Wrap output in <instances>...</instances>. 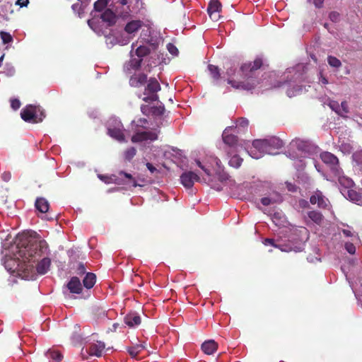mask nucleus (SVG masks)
Instances as JSON below:
<instances>
[{"mask_svg":"<svg viewBox=\"0 0 362 362\" xmlns=\"http://www.w3.org/2000/svg\"><path fill=\"white\" fill-rule=\"evenodd\" d=\"M45 243L42 241L37 242L25 240L21 245L20 243L18 244V251L16 253L21 259L19 263V268H18L16 272L17 275L26 280L33 279L35 273L33 263L41 256L42 249Z\"/></svg>","mask_w":362,"mask_h":362,"instance_id":"1","label":"nucleus"},{"mask_svg":"<svg viewBox=\"0 0 362 362\" xmlns=\"http://www.w3.org/2000/svg\"><path fill=\"white\" fill-rule=\"evenodd\" d=\"M262 66H264L262 58L257 57L252 63L249 62L242 65L236 78L228 79V83L238 90L253 89L259 83L255 78V72Z\"/></svg>","mask_w":362,"mask_h":362,"instance_id":"2","label":"nucleus"},{"mask_svg":"<svg viewBox=\"0 0 362 362\" xmlns=\"http://www.w3.org/2000/svg\"><path fill=\"white\" fill-rule=\"evenodd\" d=\"M245 146L238 141L237 136L228 134V156H231L229 160V165L233 168H239L243 162L237 153L245 150Z\"/></svg>","mask_w":362,"mask_h":362,"instance_id":"3","label":"nucleus"},{"mask_svg":"<svg viewBox=\"0 0 362 362\" xmlns=\"http://www.w3.org/2000/svg\"><path fill=\"white\" fill-rule=\"evenodd\" d=\"M21 117L26 122L35 124L42 122L46 114L41 106L28 105L21 110Z\"/></svg>","mask_w":362,"mask_h":362,"instance_id":"4","label":"nucleus"},{"mask_svg":"<svg viewBox=\"0 0 362 362\" xmlns=\"http://www.w3.org/2000/svg\"><path fill=\"white\" fill-rule=\"evenodd\" d=\"M143 25V22L140 20H133L128 22L124 27V32L127 35H120L115 37L117 43L121 45H125L129 42L136 33Z\"/></svg>","mask_w":362,"mask_h":362,"instance_id":"5","label":"nucleus"},{"mask_svg":"<svg viewBox=\"0 0 362 362\" xmlns=\"http://www.w3.org/2000/svg\"><path fill=\"white\" fill-rule=\"evenodd\" d=\"M161 89L160 85L156 78H150L145 86L142 98L146 103L154 102L158 100V92Z\"/></svg>","mask_w":362,"mask_h":362,"instance_id":"6","label":"nucleus"},{"mask_svg":"<svg viewBox=\"0 0 362 362\" xmlns=\"http://www.w3.org/2000/svg\"><path fill=\"white\" fill-rule=\"evenodd\" d=\"M266 139L253 141L252 146L248 151V153L252 158L255 159L262 158L265 153L269 154Z\"/></svg>","mask_w":362,"mask_h":362,"instance_id":"7","label":"nucleus"},{"mask_svg":"<svg viewBox=\"0 0 362 362\" xmlns=\"http://www.w3.org/2000/svg\"><path fill=\"white\" fill-rule=\"evenodd\" d=\"M322 160L330 168L334 175H339L341 168L339 166V160L337 156L329 152H323L320 154Z\"/></svg>","mask_w":362,"mask_h":362,"instance_id":"8","label":"nucleus"},{"mask_svg":"<svg viewBox=\"0 0 362 362\" xmlns=\"http://www.w3.org/2000/svg\"><path fill=\"white\" fill-rule=\"evenodd\" d=\"M199 176L192 171L184 172L180 175V182L186 189H191L194 182H199Z\"/></svg>","mask_w":362,"mask_h":362,"instance_id":"9","label":"nucleus"},{"mask_svg":"<svg viewBox=\"0 0 362 362\" xmlns=\"http://www.w3.org/2000/svg\"><path fill=\"white\" fill-rule=\"evenodd\" d=\"M158 139V132L152 131L140 132L134 134L132 137L133 143L141 142L144 141H156Z\"/></svg>","mask_w":362,"mask_h":362,"instance_id":"10","label":"nucleus"},{"mask_svg":"<svg viewBox=\"0 0 362 362\" xmlns=\"http://www.w3.org/2000/svg\"><path fill=\"white\" fill-rule=\"evenodd\" d=\"M221 4L218 0H211L207 8V12L211 19L217 21L220 18Z\"/></svg>","mask_w":362,"mask_h":362,"instance_id":"11","label":"nucleus"},{"mask_svg":"<svg viewBox=\"0 0 362 362\" xmlns=\"http://www.w3.org/2000/svg\"><path fill=\"white\" fill-rule=\"evenodd\" d=\"M148 81L147 74L144 73H134L129 78V85L132 87L139 88L144 86Z\"/></svg>","mask_w":362,"mask_h":362,"instance_id":"12","label":"nucleus"},{"mask_svg":"<svg viewBox=\"0 0 362 362\" xmlns=\"http://www.w3.org/2000/svg\"><path fill=\"white\" fill-rule=\"evenodd\" d=\"M105 348L104 342L98 341L95 343L90 344L86 351L90 356H95L97 357L102 356L103 352Z\"/></svg>","mask_w":362,"mask_h":362,"instance_id":"13","label":"nucleus"},{"mask_svg":"<svg viewBox=\"0 0 362 362\" xmlns=\"http://www.w3.org/2000/svg\"><path fill=\"white\" fill-rule=\"evenodd\" d=\"M266 141L269 154H276L275 151L279 150L284 146L282 140L276 136L267 138Z\"/></svg>","mask_w":362,"mask_h":362,"instance_id":"14","label":"nucleus"},{"mask_svg":"<svg viewBox=\"0 0 362 362\" xmlns=\"http://www.w3.org/2000/svg\"><path fill=\"white\" fill-rule=\"evenodd\" d=\"M142 61V59H136L132 57L124 65V72L127 74H131L132 71H138L141 66Z\"/></svg>","mask_w":362,"mask_h":362,"instance_id":"15","label":"nucleus"},{"mask_svg":"<svg viewBox=\"0 0 362 362\" xmlns=\"http://www.w3.org/2000/svg\"><path fill=\"white\" fill-rule=\"evenodd\" d=\"M100 18L107 26L114 25L117 21L116 14L110 8L105 9L101 13Z\"/></svg>","mask_w":362,"mask_h":362,"instance_id":"16","label":"nucleus"},{"mask_svg":"<svg viewBox=\"0 0 362 362\" xmlns=\"http://www.w3.org/2000/svg\"><path fill=\"white\" fill-rule=\"evenodd\" d=\"M67 288L70 293L80 294L82 292L83 288L80 279L76 276L71 278L67 284Z\"/></svg>","mask_w":362,"mask_h":362,"instance_id":"17","label":"nucleus"},{"mask_svg":"<svg viewBox=\"0 0 362 362\" xmlns=\"http://www.w3.org/2000/svg\"><path fill=\"white\" fill-rule=\"evenodd\" d=\"M20 261L21 257L18 255L16 258H6L4 262L5 268L11 274H15L17 272L18 268H19Z\"/></svg>","mask_w":362,"mask_h":362,"instance_id":"18","label":"nucleus"},{"mask_svg":"<svg viewBox=\"0 0 362 362\" xmlns=\"http://www.w3.org/2000/svg\"><path fill=\"white\" fill-rule=\"evenodd\" d=\"M124 322L128 327H134L141 324V319L137 313H130L124 317Z\"/></svg>","mask_w":362,"mask_h":362,"instance_id":"19","label":"nucleus"},{"mask_svg":"<svg viewBox=\"0 0 362 362\" xmlns=\"http://www.w3.org/2000/svg\"><path fill=\"white\" fill-rule=\"evenodd\" d=\"M327 199L319 191L316 192L310 199L312 204H317L318 206L321 208H325L327 206Z\"/></svg>","mask_w":362,"mask_h":362,"instance_id":"20","label":"nucleus"},{"mask_svg":"<svg viewBox=\"0 0 362 362\" xmlns=\"http://www.w3.org/2000/svg\"><path fill=\"white\" fill-rule=\"evenodd\" d=\"M121 127H122V124H120L117 127L108 128L107 133L111 137L122 142L124 141L125 136Z\"/></svg>","mask_w":362,"mask_h":362,"instance_id":"21","label":"nucleus"},{"mask_svg":"<svg viewBox=\"0 0 362 362\" xmlns=\"http://www.w3.org/2000/svg\"><path fill=\"white\" fill-rule=\"evenodd\" d=\"M218 348L217 343L214 340H208L202 344V351L208 355L212 354Z\"/></svg>","mask_w":362,"mask_h":362,"instance_id":"22","label":"nucleus"},{"mask_svg":"<svg viewBox=\"0 0 362 362\" xmlns=\"http://www.w3.org/2000/svg\"><path fill=\"white\" fill-rule=\"evenodd\" d=\"M282 201L281 197L276 193L271 194L269 197H263L260 202L264 206H269L273 204L279 203Z\"/></svg>","mask_w":362,"mask_h":362,"instance_id":"23","label":"nucleus"},{"mask_svg":"<svg viewBox=\"0 0 362 362\" xmlns=\"http://www.w3.org/2000/svg\"><path fill=\"white\" fill-rule=\"evenodd\" d=\"M51 264V260L49 258H43L38 262L36 270L40 274H45L47 272Z\"/></svg>","mask_w":362,"mask_h":362,"instance_id":"24","label":"nucleus"},{"mask_svg":"<svg viewBox=\"0 0 362 362\" xmlns=\"http://www.w3.org/2000/svg\"><path fill=\"white\" fill-rule=\"evenodd\" d=\"M35 206L37 210H38L41 213H46L48 211L49 208V204L48 201L43 198L39 197L37 198Z\"/></svg>","mask_w":362,"mask_h":362,"instance_id":"25","label":"nucleus"},{"mask_svg":"<svg viewBox=\"0 0 362 362\" xmlns=\"http://www.w3.org/2000/svg\"><path fill=\"white\" fill-rule=\"evenodd\" d=\"M96 281V276L92 272L86 273L84 279H83V284L84 287L90 289L93 287Z\"/></svg>","mask_w":362,"mask_h":362,"instance_id":"26","label":"nucleus"},{"mask_svg":"<svg viewBox=\"0 0 362 362\" xmlns=\"http://www.w3.org/2000/svg\"><path fill=\"white\" fill-rule=\"evenodd\" d=\"M334 176L337 177L339 183L346 188L351 187L354 185V182L352 181L351 179L343 175L341 169L340 170V173H339V175H334Z\"/></svg>","mask_w":362,"mask_h":362,"instance_id":"27","label":"nucleus"},{"mask_svg":"<svg viewBox=\"0 0 362 362\" xmlns=\"http://www.w3.org/2000/svg\"><path fill=\"white\" fill-rule=\"evenodd\" d=\"M46 356L49 358H52L56 362H60L62 358V354L57 350L49 349L46 352Z\"/></svg>","mask_w":362,"mask_h":362,"instance_id":"28","label":"nucleus"},{"mask_svg":"<svg viewBox=\"0 0 362 362\" xmlns=\"http://www.w3.org/2000/svg\"><path fill=\"white\" fill-rule=\"evenodd\" d=\"M308 217L315 223L320 224L323 220V216L320 212L311 211L308 213Z\"/></svg>","mask_w":362,"mask_h":362,"instance_id":"29","label":"nucleus"},{"mask_svg":"<svg viewBox=\"0 0 362 362\" xmlns=\"http://www.w3.org/2000/svg\"><path fill=\"white\" fill-rule=\"evenodd\" d=\"M209 71L214 81H218L221 77L220 69L214 64L208 65Z\"/></svg>","mask_w":362,"mask_h":362,"instance_id":"30","label":"nucleus"},{"mask_svg":"<svg viewBox=\"0 0 362 362\" xmlns=\"http://www.w3.org/2000/svg\"><path fill=\"white\" fill-rule=\"evenodd\" d=\"M272 220L276 226H282L285 222V217L281 212H275L272 216Z\"/></svg>","mask_w":362,"mask_h":362,"instance_id":"31","label":"nucleus"},{"mask_svg":"<svg viewBox=\"0 0 362 362\" xmlns=\"http://www.w3.org/2000/svg\"><path fill=\"white\" fill-rule=\"evenodd\" d=\"M150 53V48L147 46L141 45L138 47L135 51L136 55L139 58L142 59L143 57L147 56Z\"/></svg>","mask_w":362,"mask_h":362,"instance_id":"32","label":"nucleus"},{"mask_svg":"<svg viewBox=\"0 0 362 362\" xmlns=\"http://www.w3.org/2000/svg\"><path fill=\"white\" fill-rule=\"evenodd\" d=\"M110 0H98L94 3V10L98 12H101L106 9Z\"/></svg>","mask_w":362,"mask_h":362,"instance_id":"33","label":"nucleus"},{"mask_svg":"<svg viewBox=\"0 0 362 362\" xmlns=\"http://www.w3.org/2000/svg\"><path fill=\"white\" fill-rule=\"evenodd\" d=\"M275 247L280 249L283 252H291L293 250L295 252H299V251L302 250L300 247H293L290 244L278 245H275Z\"/></svg>","mask_w":362,"mask_h":362,"instance_id":"34","label":"nucleus"},{"mask_svg":"<svg viewBox=\"0 0 362 362\" xmlns=\"http://www.w3.org/2000/svg\"><path fill=\"white\" fill-rule=\"evenodd\" d=\"M347 197L348 199H349L351 201L355 203H358V202L361 201V199L358 193L353 189H349L347 191Z\"/></svg>","mask_w":362,"mask_h":362,"instance_id":"35","label":"nucleus"},{"mask_svg":"<svg viewBox=\"0 0 362 362\" xmlns=\"http://www.w3.org/2000/svg\"><path fill=\"white\" fill-rule=\"evenodd\" d=\"M136 149L134 147H130L127 148L124 153V159L130 161L136 155Z\"/></svg>","mask_w":362,"mask_h":362,"instance_id":"36","label":"nucleus"},{"mask_svg":"<svg viewBox=\"0 0 362 362\" xmlns=\"http://www.w3.org/2000/svg\"><path fill=\"white\" fill-rule=\"evenodd\" d=\"M327 62L329 66L334 68H339L341 66V62L340 60L333 56H328Z\"/></svg>","mask_w":362,"mask_h":362,"instance_id":"37","label":"nucleus"},{"mask_svg":"<svg viewBox=\"0 0 362 362\" xmlns=\"http://www.w3.org/2000/svg\"><path fill=\"white\" fill-rule=\"evenodd\" d=\"M165 107L163 105L153 106L151 108V113L154 116H160L164 114Z\"/></svg>","mask_w":362,"mask_h":362,"instance_id":"38","label":"nucleus"},{"mask_svg":"<svg viewBox=\"0 0 362 362\" xmlns=\"http://www.w3.org/2000/svg\"><path fill=\"white\" fill-rule=\"evenodd\" d=\"M302 90L303 88L301 86H297L293 87V88H288L286 91V93L288 96L291 98L300 93Z\"/></svg>","mask_w":362,"mask_h":362,"instance_id":"39","label":"nucleus"},{"mask_svg":"<svg viewBox=\"0 0 362 362\" xmlns=\"http://www.w3.org/2000/svg\"><path fill=\"white\" fill-rule=\"evenodd\" d=\"M340 107H341V113L340 116L342 117H347V114L349 112L348 103L346 101L341 102Z\"/></svg>","mask_w":362,"mask_h":362,"instance_id":"40","label":"nucleus"},{"mask_svg":"<svg viewBox=\"0 0 362 362\" xmlns=\"http://www.w3.org/2000/svg\"><path fill=\"white\" fill-rule=\"evenodd\" d=\"M249 122L245 118H240L235 122V128L240 129L241 128L245 129L248 126Z\"/></svg>","mask_w":362,"mask_h":362,"instance_id":"41","label":"nucleus"},{"mask_svg":"<svg viewBox=\"0 0 362 362\" xmlns=\"http://www.w3.org/2000/svg\"><path fill=\"white\" fill-rule=\"evenodd\" d=\"M119 175L120 176L123 175L124 177H125L126 178H127L129 180H130L131 182H132V186L134 187H136L137 186H139V185L137 184V182H136L135 179L133 177V176L129 174V173H125L124 171H120L119 173Z\"/></svg>","mask_w":362,"mask_h":362,"instance_id":"42","label":"nucleus"},{"mask_svg":"<svg viewBox=\"0 0 362 362\" xmlns=\"http://www.w3.org/2000/svg\"><path fill=\"white\" fill-rule=\"evenodd\" d=\"M329 107L334 110L337 114H338L339 115H340V113H341V107H340V105L338 103V102L337 101H331L329 103Z\"/></svg>","mask_w":362,"mask_h":362,"instance_id":"43","label":"nucleus"},{"mask_svg":"<svg viewBox=\"0 0 362 362\" xmlns=\"http://www.w3.org/2000/svg\"><path fill=\"white\" fill-rule=\"evenodd\" d=\"M0 34L4 44H7L12 41L13 38L9 33L6 32H1Z\"/></svg>","mask_w":362,"mask_h":362,"instance_id":"44","label":"nucleus"},{"mask_svg":"<svg viewBox=\"0 0 362 362\" xmlns=\"http://www.w3.org/2000/svg\"><path fill=\"white\" fill-rule=\"evenodd\" d=\"M353 159L358 165H362V151H358L353 154Z\"/></svg>","mask_w":362,"mask_h":362,"instance_id":"45","label":"nucleus"},{"mask_svg":"<svg viewBox=\"0 0 362 362\" xmlns=\"http://www.w3.org/2000/svg\"><path fill=\"white\" fill-rule=\"evenodd\" d=\"M10 103H11V107H12V109H13L14 110H16L20 108L21 107V102L17 98H12L10 100Z\"/></svg>","mask_w":362,"mask_h":362,"instance_id":"46","label":"nucleus"},{"mask_svg":"<svg viewBox=\"0 0 362 362\" xmlns=\"http://www.w3.org/2000/svg\"><path fill=\"white\" fill-rule=\"evenodd\" d=\"M71 8L75 13H77L78 14V16L80 18L81 17V13H83V11L81 8V6L78 3L73 4L71 6Z\"/></svg>","mask_w":362,"mask_h":362,"instance_id":"47","label":"nucleus"},{"mask_svg":"<svg viewBox=\"0 0 362 362\" xmlns=\"http://www.w3.org/2000/svg\"><path fill=\"white\" fill-rule=\"evenodd\" d=\"M329 18L332 22L337 23L340 20V15L338 12L332 11L329 13Z\"/></svg>","mask_w":362,"mask_h":362,"instance_id":"48","label":"nucleus"},{"mask_svg":"<svg viewBox=\"0 0 362 362\" xmlns=\"http://www.w3.org/2000/svg\"><path fill=\"white\" fill-rule=\"evenodd\" d=\"M167 48L169 52L173 55H177L179 52L177 48L172 43H168Z\"/></svg>","mask_w":362,"mask_h":362,"instance_id":"49","label":"nucleus"},{"mask_svg":"<svg viewBox=\"0 0 362 362\" xmlns=\"http://www.w3.org/2000/svg\"><path fill=\"white\" fill-rule=\"evenodd\" d=\"M128 352L129 355L134 358L136 357L140 354L139 350L136 349V346L129 347L128 349Z\"/></svg>","mask_w":362,"mask_h":362,"instance_id":"50","label":"nucleus"},{"mask_svg":"<svg viewBox=\"0 0 362 362\" xmlns=\"http://www.w3.org/2000/svg\"><path fill=\"white\" fill-rule=\"evenodd\" d=\"M345 249L349 254L351 255L354 254L356 252V247L354 245L350 243H346L345 244Z\"/></svg>","mask_w":362,"mask_h":362,"instance_id":"51","label":"nucleus"},{"mask_svg":"<svg viewBox=\"0 0 362 362\" xmlns=\"http://www.w3.org/2000/svg\"><path fill=\"white\" fill-rule=\"evenodd\" d=\"M76 274L78 275H83L84 274H86V269L83 263H79L77 268H76Z\"/></svg>","mask_w":362,"mask_h":362,"instance_id":"52","label":"nucleus"},{"mask_svg":"<svg viewBox=\"0 0 362 362\" xmlns=\"http://www.w3.org/2000/svg\"><path fill=\"white\" fill-rule=\"evenodd\" d=\"M28 4H29L28 0H25V1H23V0H17L16 2V4L21 7H26Z\"/></svg>","mask_w":362,"mask_h":362,"instance_id":"53","label":"nucleus"},{"mask_svg":"<svg viewBox=\"0 0 362 362\" xmlns=\"http://www.w3.org/2000/svg\"><path fill=\"white\" fill-rule=\"evenodd\" d=\"M263 243L265 245H272L274 247H275V245H276L275 243H274V239H271V238H266L264 239V240L263 241Z\"/></svg>","mask_w":362,"mask_h":362,"instance_id":"54","label":"nucleus"},{"mask_svg":"<svg viewBox=\"0 0 362 362\" xmlns=\"http://www.w3.org/2000/svg\"><path fill=\"white\" fill-rule=\"evenodd\" d=\"M141 110L142 113L146 115H147L148 114V112H151V109H149L148 106L146 105H142L141 106Z\"/></svg>","mask_w":362,"mask_h":362,"instance_id":"55","label":"nucleus"},{"mask_svg":"<svg viewBox=\"0 0 362 362\" xmlns=\"http://www.w3.org/2000/svg\"><path fill=\"white\" fill-rule=\"evenodd\" d=\"M146 168H148V170L153 174L156 172H158L157 169L150 163H147L146 164Z\"/></svg>","mask_w":362,"mask_h":362,"instance_id":"56","label":"nucleus"},{"mask_svg":"<svg viewBox=\"0 0 362 362\" xmlns=\"http://www.w3.org/2000/svg\"><path fill=\"white\" fill-rule=\"evenodd\" d=\"M343 234L346 237H352L354 235V233L349 229H342Z\"/></svg>","mask_w":362,"mask_h":362,"instance_id":"57","label":"nucleus"},{"mask_svg":"<svg viewBox=\"0 0 362 362\" xmlns=\"http://www.w3.org/2000/svg\"><path fill=\"white\" fill-rule=\"evenodd\" d=\"M11 173H4L3 175H2V178L4 181L6 182H8V180H10L11 179Z\"/></svg>","mask_w":362,"mask_h":362,"instance_id":"58","label":"nucleus"},{"mask_svg":"<svg viewBox=\"0 0 362 362\" xmlns=\"http://www.w3.org/2000/svg\"><path fill=\"white\" fill-rule=\"evenodd\" d=\"M196 163H197V165L200 168H202L207 175H209V171L206 168H205L204 165H202V163L199 160H196Z\"/></svg>","mask_w":362,"mask_h":362,"instance_id":"59","label":"nucleus"},{"mask_svg":"<svg viewBox=\"0 0 362 362\" xmlns=\"http://www.w3.org/2000/svg\"><path fill=\"white\" fill-rule=\"evenodd\" d=\"M320 81L322 84H327L328 83V80L327 79L326 77H325L324 76H322V74L320 73Z\"/></svg>","mask_w":362,"mask_h":362,"instance_id":"60","label":"nucleus"},{"mask_svg":"<svg viewBox=\"0 0 362 362\" xmlns=\"http://www.w3.org/2000/svg\"><path fill=\"white\" fill-rule=\"evenodd\" d=\"M5 56V53L4 52V49L0 47V67L1 66V63L4 60Z\"/></svg>","mask_w":362,"mask_h":362,"instance_id":"61","label":"nucleus"},{"mask_svg":"<svg viewBox=\"0 0 362 362\" xmlns=\"http://www.w3.org/2000/svg\"><path fill=\"white\" fill-rule=\"evenodd\" d=\"M324 0H314V4L315 6L320 8L322 6L323 4Z\"/></svg>","mask_w":362,"mask_h":362,"instance_id":"62","label":"nucleus"},{"mask_svg":"<svg viewBox=\"0 0 362 362\" xmlns=\"http://www.w3.org/2000/svg\"><path fill=\"white\" fill-rule=\"evenodd\" d=\"M145 348H146V346L143 344L136 345V349H139L140 352Z\"/></svg>","mask_w":362,"mask_h":362,"instance_id":"63","label":"nucleus"},{"mask_svg":"<svg viewBox=\"0 0 362 362\" xmlns=\"http://www.w3.org/2000/svg\"><path fill=\"white\" fill-rule=\"evenodd\" d=\"M222 140L224 144H226V129L223 132Z\"/></svg>","mask_w":362,"mask_h":362,"instance_id":"64","label":"nucleus"}]
</instances>
